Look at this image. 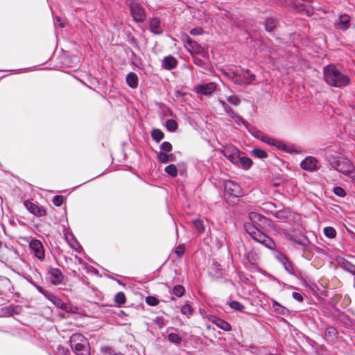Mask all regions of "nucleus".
<instances>
[{"label":"nucleus","mask_w":355,"mask_h":355,"mask_svg":"<svg viewBox=\"0 0 355 355\" xmlns=\"http://www.w3.org/2000/svg\"><path fill=\"white\" fill-rule=\"evenodd\" d=\"M285 270L290 274H293V264L292 263L288 261V262H286V263H284V266Z\"/></svg>","instance_id":"a18cd8bd"},{"label":"nucleus","mask_w":355,"mask_h":355,"mask_svg":"<svg viewBox=\"0 0 355 355\" xmlns=\"http://www.w3.org/2000/svg\"><path fill=\"white\" fill-rule=\"evenodd\" d=\"M181 312L184 315H190L192 314V309L190 305L185 304L182 307Z\"/></svg>","instance_id":"ea45409f"},{"label":"nucleus","mask_w":355,"mask_h":355,"mask_svg":"<svg viewBox=\"0 0 355 355\" xmlns=\"http://www.w3.org/2000/svg\"><path fill=\"white\" fill-rule=\"evenodd\" d=\"M210 320L215 324L218 328L224 331H230L231 325L226 321L218 318L216 316H211Z\"/></svg>","instance_id":"dca6fc26"},{"label":"nucleus","mask_w":355,"mask_h":355,"mask_svg":"<svg viewBox=\"0 0 355 355\" xmlns=\"http://www.w3.org/2000/svg\"><path fill=\"white\" fill-rule=\"evenodd\" d=\"M168 339L170 342L175 344L180 343L182 340L181 337L176 333H170L168 335Z\"/></svg>","instance_id":"473e14b6"},{"label":"nucleus","mask_w":355,"mask_h":355,"mask_svg":"<svg viewBox=\"0 0 355 355\" xmlns=\"http://www.w3.org/2000/svg\"><path fill=\"white\" fill-rule=\"evenodd\" d=\"M178 64L177 60L173 56L165 57L162 61V67L167 70L174 69Z\"/></svg>","instance_id":"f3484780"},{"label":"nucleus","mask_w":355,"mask_h":355,"mask_svg":"<svg viewBox=\"0 0 355 355\" xmlns=\"http://www.w3.org/2000/svg\"><path fill=\"white\" fill-rule=\"evenodd\" d=\"M24 206L31 214L36 216L41 217L46 214L45 209L38 204L30 201H25Z\"/></svg>","instance_id":"f8f14e48"},{"label":"nucleus","mask_w":355,"mask_h":355,"mask_svg":"<svg viewBox=\"0 0 355 355\" xmlns=\"http://www.w3.org/2000/svg\"><path fill=\"white\" fill-rule=\"evenodd\" d=\"M161 149L166 152H170L172 150V145L168 141H164L161 145Z\"/></svg>","instance_id":"79ce46f5"},{"label":"nucleus","mask_w":355,"mask_h":355,"mask_svg":"<svg viewBox=\"0 0 355 355\" xmlns=\"http://www.w3.org/2000/svg\"><path fill=\"white\" fill-rule=\"evenodd\" d=\"M224 189L226 195L233 197H239L241 194L240 186L233 181H226L224 184Z\"/></svg>","instance_id":"9d476101"},{"label":"nucleus","mask_w":355,"mask_h":355,"mask_svg":"<svg viewBox=\"0 0 355 355\" xmlns=\"http://www.w3.org/2000/svg\"><path fill=\"white\" fill-rule=\"evenodd\" d=\"M220 103L222 105V106L223 107V108L227 114H229L230 113V112L232 111V110L230 107V106L225 101L220 100Z\"/></svg>","instance_id":"de8ad7c7"},{"label":"nucleus","mask_w":355,"mask_h":355,"mask_svg":"<svg viewBox=\"0 0 355 355\" xmlns=\"http://www.w3.org/2000/svg\"><path fill=\"white\" fill-rule=\"evenodd\" d=\"M166 127L169 131L173 132L178 128V123L173 119H168L166 122Z\"/></svg>","instance_id":"2f4dec72"},{"label":"nucleus","mask_w":355,"mask_h":355,"mask_svg":"<svg viewBox=\"0 0 355 355\" xmlns=\"http://www.w3.org/2000/svg\"><path fill=\"white\" fill-rule=\"evenodd\" d=\"M332 166L337 171L349 178L352 182L355 184V168L349 159L340 157L332 163Z\"/></svg>","instance_id":"20e7f679"},{"label":"nucleus","mask_w":355,"mask_h":355,"mask_svg":"<svg viewBox=\"0 0 355 355\" xmlns=\"http://www.w3.org/2000/svg\"><path fill=\"white\" fill-rule=\"evenodd\" d=\"M186 48L191 53L200 54L202 51V48L196 41L191 39L188 35H185Z\"/></svg>","instance_id":"4468645a"},{"label":"nucleus","mask_w":355,"mask_h":355,"mask_svg":"<svg viewBox=\"0 0 355 355\" xmlns=\"http://www.w3.org/2000/svg\"><path fill=\"white\" fill-rule=\"evenodd\" d=\"M130 12L135 21L137 22H142L146 19V13L144 8L137 2H131Z\"/></svg>","instance_id":"1a4fd4ad"},{"label":"nucleus","mask_w":355,"mask_h":355,"mask_svg":"<svg viewBox=\"0 0 355 355\" xmlns=\"http://www.w3.org/2000/svg\"><path fill=\"white\" fill-rule=\"evenodd\" d=\"M49 299L57 306L62 307V302L55 296L51 295L49 297Z\"/></svg>","instance_id":"c03bdc74"},{"label":"nucleus","mask_w":355,"mask_h":355,"mask_svg":"<svg viewBox=\"0 0 355 355\" xmlns=\"http://www.w3.org/2000/svg\"><path fill=\"white\" fill-rule=\"evenodd\" d=\"M227 101L232 105L237 106L240 103V99L237 96L230 95L227 97Z\"/></svg>","instance_id":"f704fd0d"},{"label":"nucleus","mask_w":355,"mask_h":355,"mask_svg":"<svg viewBox=\"0 0 355 355\" xmlns=\"http://www.w3.org/2000/svg\"><path fill=\"white\" fill-rule=\"evenodd\" d=\"M293 297L298 302H302L303 301V297L302 295L297 292H293L292 294Z\"/></svg>","instance_id":"09e8293b"},{"label":"nucleus","mask_w":355,"mask_h":355,"mask_svg":"<svg viewBox=\"0 0 355 355\" xmlns=\"http://www.w3.org/2000/svg\"><path fill=\"white\" fill-rule=\"evenodd\" d=\"M318 160L313 156H309L302 160L300 166L302 169L309 171H313L318 168Z\"/></svg>","instance_id":"ddd939ff"},{"label":"nucleus","mask_w":355,"mask_h":355,"mask_svg":"<svg viewBox=\"0 0 355 355\" xmlns=\"http://www.w3.org/2000/svg\"><path fill=\"white\" fill-rule=\"evenodd\" d=\"M350 17L347 15H340L339 21L336 23V27L343 31L347 30L349 27Z\"/></svg>","instance_id":"2eb2a0df"},{"label":"nucleus","mask_w":355,"mask_h":355,"mask_svg":"<svg viewBox=\"0 0 355 355\" xmlns=\"http://www.w3.org/2000/svg\"><path fill=\"white\" fill-rule=\"evenodd\" d=\"M29 247L35 257L40 261H43L45 257V252L43 244L40 240L33 239L29 243Z\"/></svg>","instance_id":"6e6552de"},{"label":"nucleus","mask_w":355,"mask_h":355,"mask_svg":"<svg viewBox=\"0 0 355 355\" xmlns=\"http://www.w3.org/2000/svg\"><path fill=\"white\" fill-rule=\"evenodd\" d=\"M193 224L199 233L202 234L205 232V225L202 220L195 219Z\"/></svg>","instance_id":"bb28decb"},{"label":"nucleus","mask_w":355,"mask_h":355,"mask_svg":"<svg viewBox=\"0 0 355 355\" xmlns=\"http://www.w3.org/2000/svg\"><path fill=\"white\" fill-rule=\"evenodd\" d=\"M150 30L155 34L162 33V28L160 26V20L157 17H154L150 21Z\"/></svg>","instance_id":"a211bd4d"},{"label":"nucleus","mask_w":355,"mask_h":355,"mask_svg":"<svg viewBox=\"0 0 355 355\" xmlns=\"http://www.w3.org/2000/svg\"><path fill=\"white\" fill-rule=\"evenodd\" d=\"M51 282L53 284H58L62 281L63 277L62 272L58 269H52L50 271Z\"/></svg>","instance_id":"6ab92c4d"},{"label":"nucleus","mask_w":355,"mask_h":355,"mask_svg":"<svg viewBox=\"0 0 355 355\" xmlns=\"http://www.w3.org/2000/svg\"><path fill=\"white\" fill-rule=\"evenodd\" d=\"M216 89V85L214 82L203 83L195 86L194 90L198 94L208 96L211 94Z\"/></svg>","instance_id":"9b49d317"},{"label":"nucleus","mask_w":355,"mask_h":355,"mask_svg":"<svg viewBox=\"0 0 355 355\" xmlns=\"http://www.w3.org/2000/svg\"><path fill=\"white\" fill-rule=\"evenodd\" d=\"M229 116L238 124V125H246V122L245 120L239 116L237 113L234 112L233 110L230 112Z\"/></svg>","instance_id":"393cba45"},{"label":"nucleus","mask_w":355,"mask_h":355,"mask_svg":"<svg viewBox=\"0 0 355 355\" xmlns=\"http://www.w3.org/2000/svg\"><path fill=\"white\" fill-rule=\"evenodd\" d=\"M153 322L157 324L159 329H162L165 326V320L161 316H157L153 319Z\"/></svg>","instance_id":"e433bc0d"},{"label":"nucleus","mask_w":355,"mask_h":355,"mask_svg":"<svg viewBox=\"0 0 355 355\" xmlns=\"http://www.w3.org/2000/svg\"><path fill=\"white\" fill-rule=\"evenodd\" d=\"M126 301V297L123 292L117 293L114 296V302L119 306L124 304Z\"/></svg>","instance_id":"b1692460"},{"label":"nucleus","mask_w":355,"mask_h":355,"mask_svg":"<svg viewBox=\"0 0 355 355\" xmlns=\"http://www.w3.org/2000/svg\"><path fill=\"white\" fill-rule=\"evenodd\" d=\"M324 76L326 83L331 86L340 87L349 83V78L334 65H329L324 69Z\"/></svg>","instance_id":"f257e3e1"},{"label":"nucleus","mask_w":355,"mask_h":355,"mask_svg":"<svg viewBox=\"0 0 355 355\" xmlns=\"http://www.w3.org/2000/svg\"><path fill=\"white\" fill-rule=\"evenodd\" d=\"M58 349L60 352H61V350L63 351L62 352L63 355H69L70 354L69 349H64L63 347H59Z\"/></svg>","instance_id":"603ef678"},{"label":"nucleus","mask_w":355,"mask_h":355,"mask_svg":"<svg viewBox=\"0 0 355 355\" xmlns=\"http://www.w3.org/2000/svg\"><path fill=\"white\" fill-rule=\"evenodd\" d=\"M72 349L76 355H89V345L87 338L80 334H73L70 338Z\"/></svg>","instance_id":"7ed1b4c3"},{"label":"nucleus","mask_w":355,"mask_h":355,"mask_svg":"<svg viewBox=\"0 0 355 355\" xmlns=\"http://www.w3.org/2000/svg\"><path fill=\"white\" fill-rule=\"evenodd\" d=\"M223 155L234 164H239L240 150L232 145H227L222 150Z\"/></svg>","instance_id":"0eeeda50"},{"label":"nucleus","mask_w":355,"mask_h":355,"mask_svg":"<svg viewBox=\"0 0 355 355\" xmlns=\"http://www.w3.org/2000/svg\"><path fill=\"white\" fill-rule=\"evenodd\" d=\"M230 306L236 311H243L245 306L237 301H232L230 303Z\"/></svg>","instance_id":"72a5a7b5"},{"label":"nucleus","mask_w":355,"mask_h":355,"mask_svg":"<svg viewBox=\"0 0 355 355\" xmlns=\"http://www.w3.org/2000/svg\"><path fill=\"white\" fill-rule=\"evenodd\" d=\"M279 261H281V263L284 266V263H286V262H288L289 260H288V259L286 256L280 255V257H279Z\"/></svg>","instance_id":"3c124183"},{"label":"nucleus","mask_w":355,"mask_h":355,"mask_svg":"<svg viewBox=\"0 0 355 355\" xmlns=\"http://www.w3.org/2000/svg\"><path fill=\"white\" fill-rule=\"evenodd\" d=\"M57 21H60V17H57Z\"/></svg>","instance_id":"5fc2aeb1"},{"label":"nucleus","mask_w":355,"mask_h":355,"mask_svg":"<svg viewBox=\"0 0 355 355\" xmlns=\"http://www.w3.org/2000/svg\"><path fill=\"white\" fill-rule=\"evenodd\" d=\"M185 292L184 288L181 285H176L173 287L172 293L177 297H182Z\"/></svg>","instance_id":"c85d7f7f"},{"label":"nucleus","mask_w":355,"mask_h":355,"mask_svg":"<svg viewBox=\"0 0 355 355\" xmlns=\"http://www.w3.org/2000/svg\"><path fill=\"white\" fill-rule=\"evenodd\" d=\"M184 246L182 245H179L175 249V253L178 255V256H181L184 254Z\"/></svg>","instance_id":"8fccbe9b"},{"label":"nucleus","mask_w":355,"mask_h":355,"mask_svg":"<svg viewBox=\"0 0 355 355\" xmlns=\"http://www.w3.org/2000/svg\"><path fill=\"white\" fill-rule=\"evenodd\" d=\"M245 229L248 234L256 241L261 243L269 249H273L275 247L274 241L262 232H261L252 223H245Z\"/></svg>","instance_id":"f03ea898"},{"label":"nucleus","mask_w":355,"mask_h":355,"mask_svg":"<svg viewBox=\"0 0 355 355\" xmlns=\"http://www.w3.org/2000/svg\"><path fill=\"white\" fill-rule=\"evenodd\" d=\"M153 139L159 142L164 138V133L159 129H155L152 131Z\"/></svg>","instance_id":"7c9ffc66"},{"label":"nucleus","mask_w":355,"mask_h":355,"mask_svg":"<svg viewBox=\"0 0 355 355\" xmlns=\"http://www.w3.org/2000/svg\"><path fill=\"white\" fill-rule=\"evenodd\" d=\"M252 162L249 157L245 156L241 157L239 155V162L238 165H240L244 169H248L252 166Z\"/></svg>","instance_id":"4be33fe9"},{"label":"nucleus","mask_w":355,"mask_h":355,"mask_svg":"<svg viewBox=\"0 0 355 355\" xmlns=\"http://www.w3.org/2000/svg\"><path fill=\"white\" fill-rule=\"evenodd\" d=\"M158 159L162 163H166L169 161H174L175 156L173 154H167L164 152H159Z\"/></svg>","instance_id":"5701e85b"},{"label":"nucleus","mask_w":355,"mask_h":355,"mask_svg":"<svg viewBox=\"0 0 355 355\" xmlns=\"http://www.w3.org/2000/svg\"><path fill=\"white\" fill-rule=\"evenodd\" d=\"M146 302L150 306H157L159 304V300L154 296H148L146 298Z\"/></svg>","instance_id":"c9c22d12"},{"label":"nucleus","mask_w":355,"mask_h":355,"mask_svg":"<svg viewBox=\"0 0 355 355\" xmlns=\"http://www.w3.org/2000/svg\"><path fill=\"white\" fill-rule=\"evenodd\" d=\"M337 334V330L335 327L330 326L327 328L325 335L327 337L328 336H336Z\"/></svg>","instance_id":"a19ab883"},{"label":"nucleus","mask_w":355,"mask_h":355,"mask_svg":"<svg viewBox=\"0 0 355 355\" xmlns=\"http://www.w3.org/2000/svg\"><path fill=\"white\" fill-rule=\"evenodd\" d=\"M256 137L261 141L266 143L268 145L275 146L279 150L288 153H291L294 150V147L293 146H288L284 141L270 137L261 132H258Z\"/></svg>","instance_id":"423d86ee"},{"label":"nucleus","mask_w":355,"mask_h":355,"mask_svg":"<svg viewBox=\"0 0 355 355\" xmlns=\"http://www.w3.org/2000/svg\"><path fill=\"white\" fill-rule=\"evenodd\" d=\"M275 20L273 19H268L266 22V30L268 32L272 31L275 28Z\"/></svg>","instance_id":"4c0bfd02"},{"label":"nucleus","mask_w":355,"mask_h":355,"mask_svg":"<svg viewBox=\"0 0 355 355\" xmlns=\"http://www.w3.org/2000/svg\"><path fill=\"white\" fill-rule=\"evenodd\" d=\"M351 272L355 275V267H353V268L351 270Z\"/></svg>","instance_id":"864d4df0"},{"label":"nucleus","mask_w":355,"mask_h":355,"mask_svg":"<svg viewBox=\"0 0 355 355\" xmlns=\"http://www.w3.org/2000/svg\"><path fill=\"white\" fill-rule=\"evenodd\" d=\"M203 30L202 28H195L190 31V34L192 35H200L202 34Z\"/></svg>","instance_id":"49530a36"},{"label":"nucleus","mask_w":355,"mask_h":355,"mask_svg":"<svg viewBox=\"0 0 355 355\" xmlns=\"http://www.w3.org/2000/svg\"><path fill=\"white\" fill-rule=\"evenodd\" d=\"M334 193L338 197L343 198L346 196L345 191L340 187H336L334 189Z\"/></svg>","instance_id":"58836bf2"},{"label":"nucleus","mask_w":355,"mask_h":355,"mask_svg":"<svg viewBox=\"0 0 355 355\" xmlns=\"http://www.w3.org/2000/svg\"><path fill=\"white\" fill-rule=\"evenodd\" d=\"M127 84L131 88H136L138 85V77L135 73H129L126 77Z\"/></svg>","instance_id":"aec40b11"},{"label":"nucleus","mask_w":355,"mask_h":355,"mask_svg":"<svg viewBox=\"0 0 355 355\" xmlns=\"http://www.w3.org/2000/svg\"><path fill=\"white\" fill-rule=\"evenodd\" d=\"M165 172L172 177L178 175V168L174 164H170L165 168Z\"/></svg>","instance_id":"cd10ccee"},{"label":"nucleus","mask_w":355,"mask_h":355,"mask_svg":"<svg viewBox=\"0 0 355 355\" xmlns=\"http://www.w3.org/2000/svg\"><path fill=\"white\" fill-rule=\"evenodd\" d=\"M64 198L62 196H55L53 199V202L55 206H60L63 202Z\"/></svg>","instance_id":"37998d69"},{"label":"nucleus","mask_w":355,"mask_h":355,"mask_svg":"<svg viewBox=\"0 0 355 355\" xmlns=\"http://www.w3.org/2000/svg\"><path fill=\"white\" fill-rule=\"evenodd\" d=\"M249 218L252 224L256 223L257 225H261L266 220L265 217L256 212L250 213Z\"/></svg>","instance_id":"412c9836"},{"label":"nucleus","mask_w":355,"mask_h":355,"mask_svg":"<svg viewBox=\"0 0 355 355\" xmlns=\"http://www.w3.org/2000/svg\"><path fill=\"white\" fill-rule=\"evenodd\" d=\"M252 153L254 156L260 159H264L268 157L267 153L265 150L260 148L253 149Z\"/></svg>","instance_id":"a878e982"},{"label":"nucleus","mask_w":355,"mask_h":355,"mask_svg":"<svg viewBox=\"0 0 355 355\" xmlns=\"http://www.w3.org/2000/svg\"><path fill=\"white\" fill-rule=\"evenodd\" d=\"M227 75L232 82L237 85H249L255 80V75L251 73L249 70L236 69Z\"/></svg>","instance_id":"39448f33"},{"label":"nucleus","mask_w":355,"mask_h":355,"mask_svg":"<svg viewBox=\"0 0 355 355\" xmlns=\"http://www.w3.org/2000/svg\"><path fill=\"white\" fill-rule=\"evenodd\" d=\"M324 234L329 239H334L336 236V232L332 227H326L324 229Z\"/></svg>","instance_id":"c756f323"}]
</instances>
